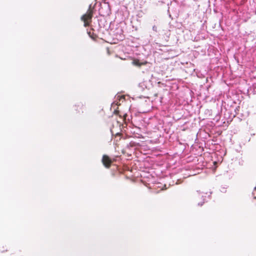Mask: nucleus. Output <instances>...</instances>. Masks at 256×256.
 <instances>
[{
    "instance_id": "f257e3e1",
    "label": "nucleus",
    "mask_w": 256,
    "mask_h": 256,
    "mask_svg": "<svg viewBox=\"0 0 256 256\" xmlns=\"http://www.w3.org/2000/svg\"><path fill=\"white\" fill-rule=\"evenodd\" d=\"M124 24L122 22L118 24L114 28V24L112 22H110L108 26V28H110L109 34L112 36L114 39H116L118 41H122L124 40L125 36L124 34L122 26Z\"/></svg>"
},
{
    "instance_id": "f03ea898",
    "label": "nucleus",
    "mask_w": 256,
    "mask_h": 256,
    "mask_svg": "<svg viewBox=\"0 0 256 256\" xmlns=\"http://www.w3.org/2000/svg\"><path fill=\"white\" fill-rule=\"evenodd\" d=\"M92 17V11L88 10L87 12L81 17V20L84 22V26L86 27L90 25Z\"/></svg>"
},
{
    "instance_id": "7ed1b4c3",
    "label": "nucleus",
    "mask_w": 256,
    "mask_h": 256,
    "mask_svg": "<svg viewBox=\"0 0 256 256\" xmlns=\"http://www.w3.org/2000/svg\"><path fill=\"white\" fill-rule=\"evenodd\" d=\"M103 164L107 168L110 167L112 162V160L106 155H104L102 160Z\"/></svg>"
},
{
    "instance_id": "20e7f679",
    "label": "nucleus",
    "mask_w": 256,
    "mask_h": 256,
    "mask_svg": "<svg viewBox=\"0 0 256 256\" xmlns=\"http://www.w3.org/2000/svg\"><path fill=\"white\" fill-rule=\"evenodd\" d=\"M98 22L99 26L100 28H104L106 30H110V28H108L110 23L108 24L104 18L98 20Z\"/></svg>"
},
{
    "instance_id": "39448f33",
    "label": "nucleus",
    "mask_w": 256,
    "mask_h": 256,
    "mask_svg": "<svg viewBox=\"0 0 256 256\" xmlns=\"http://www.w3.org/2000/svg\"><path fill=\"white\" fill-rule=\"evenodd\" d=\"M204 197H206V196H204V195L202 196L201 198L203 200V202H198V206H202L203 205V204L205 202L206 200H205V198H204Z\"/></svg>"
},
{
    "instance_id": "423d86ee",
    "label": "nucleus",
    "mask_w": 256,
    "mask_h": 256,
    "mask_svg": "<svg viewBox=\"0 0 256 256\" xmlns=\"http://www.w3.org/2000/svg\"><path fill=\"white\" fill-rule=\"evenodd\" d=\"M84 106L83 104L81 102L78 104V105L75 106V108H76L75 110L78 111V112H80V111L79 110H78V107H82V106Z\"/></svg>"
},
{
    "instance_id": "0eeeda50",
    "label": "nucleus",
    "mask_w": 256,
    "mask_h": 256,
    "mask_svg": "<svg viewBox=\"0 0 256 256\" xmlns=\"http://www.w3.org/2000/svg\"><path fill=\"white\" fill-rule=\"evenodd\" d=\"M139 86L141 87L143 90H144V88H146L144 82L140 83L139 84Z\"/></svg>"
},
{
    "instance_id": "6e6552de",
    "label": "nucleus",
    "mask_w": 256,
    "mask_h": 256,
    "mask_svg": "<svg viewBox=\"0 0 256 256\" xmlns=\"http://www.w3.org/2000/svg\"><path fill=\"white\" fill-rule=\"evenodd\" d=\"M129 144H130V146L131 147L136 146V143L134 142H130Z\"/></svg>"
},
{
    "instance_id": "1a4fd4ad",
    "label": "nucleus",
    "mask_w": 256,
    "mask_h": 256,
    "mask_svg": "<svg viewBox=\"0 0 256 256\" xmlns=\"http://www.w3.org/2000/svg\"><path fill=\"white\" fill-rule=\"evenodd\" d=\"M143 63L140 62H136V64L138 66H140L141 65L143 64Z\"/></svg>"
},
{
    "instance_id": "9d476101",
    "label": "nucleus",
    "mask_w": 256,
    "mask_h": 256,
    "mask_svg": "<svg viewBox=\"0 0 256 256\" xmlns=\"http://www.w3.org/2000/svg\"><path fill=\"white\" fill-rule=\"evenodd\" d=\"M152 30L154 31L157 32V27L156 26H152Z\"/></svg>"
},
{
    "instance_id": "9b49d317",
    "label": "nucleus",
    "mask_w": 256,
    "mask_h": 256,
    "mask_svg": "<svg viewBox=\"0 0 256 256\" xmlns=\"http://www.w3.org/2000/svg\"><path fill=\"white\" fill-rule=\"evenodd\" d=\"M88 32V34L89 35V36H90V37H91L92 38H94V37H93V36H92V35H91V32H88H88Z\"/></svg>"
},
{
    "instance_id": "f8f14e48",
    "label": "nucleus",
    "mask_w": 256,
    "mask_h": 256,
    "mask_svg": "<svg viewBox=\"0 0 256 256\" xmlns=\"http://www.w3.org/2000/svg\"><path fill=\"white\" fill-rule=\"evenodd\" d=\"M224 188H223V190H222V192H224Z\"/></svg>"
},
{
    "instance_id": "ddd939ff",
    "label": "nucleus",
    "mask_w": 256,
    "mask_h": 256,
    "mask_svg": "<svg viewBox=\"0 0 256 256\" xmlns=\"http://www.w3.org/2000/svg\"><path fill=\"white\" fill-rule=\"evenodd\" d=\"M224 188H223V190H222V192H224Z\"/></svg>"
},
{
    "instance_id": "4468645a",
    "label": "nucleus",
    "mask_w": 256,
    "mask_h": 256,
    "mask_svg": "<svg viewBox=\"0 0 256 256\" xmlns=\"http://www.w3.org/2000/svg\"><path fill=\"white\" fill-rule=\"evenodd\" d=\"M224 188H223V190H222V192H224Z\"/></svg>"
},
{
    "instance_id": "2eb2a0df",
    "label": "nucleus",
    "mask_w": 256,
    "mask_h": 256,
    "mask_svg": "<svg viewBox=\"0 0 256 256\" xmlns=\"http://www.w3.org/2000/svg\"><path fill=\"white\" fill-rule=\"evenodd\" d=\"M197 192L199 194V196L200 197V194H199V192L197 191Z\"/></svg>"
},
{
    "instance_id": "dca6fc26",
    "label": "nucleus",
    "mask_w": 256,
    "mask_h": 256,
    "mask_svg": "<svg viewBox=\"0 0 256 256\" xmlns=\"http://www.w3.org/2000/svg\"><path fill=\"white\" fill-rule=\"evenodd\" d=\"M210 195H208L209 198H210Z\"/></svg>"
},
{
    "instance_id": "f3484780",
    "label": "nucleus",
    "mask_w": 256,
    "mask_h": 256,
    "mask_svg": "<svg viewBox=\"0 0 256 256\" xmlns=\"http://www.w3.org/2000/svg\"><path fill=\"white\" fill-rule=\"evenodd\" d=\"M254 198H256V197H254Z\"/></svg>"
}]
</instances>
